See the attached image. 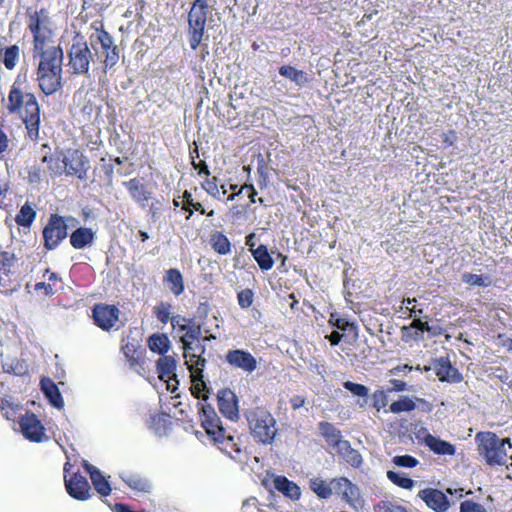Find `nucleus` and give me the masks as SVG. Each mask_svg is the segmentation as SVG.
Returning <instances> with one entry per match:
<instances>
[{
  "mask_svg": "<svg viewBox=\"0 0 512 512\" xmlns=\"http://www.w3.org/2000/svg\"><path fill=\"white\" fill-rule=\"evenodd\" d=\"M199 419L207 436L219 450L236 461L241 462L247 458L248 449L245 442L246 437L237 434L236 431H227L212 406L202 405L199 412Z\"/></svg>",
  "mask_w": 512,
  "mask_h": 512,
  "instance_id": "1",
  "label": "nucleus"
},
{
  "mask_svg": "<svg viewBox=\"0 0 512 512\" xmlns=\"http://www.w3.org/2000/svg\"><path fill=\"white\" fill-rule=\"evenodd\" d=\"M7 111L17 114L26 129V138L32 142L40 139L41 111L36 96L24 93L16 80L10 87L7 99Z\"/></svg>",
  "mask_w": 512,
  "mask_h": 512,
  "instance_id": "2",
  "label": "nucleus"
},
{
  "mask_svg": "<svg viewBox=\"0 0 512 512\" xmlns=\"http://www.w3.org/2000/svg\"><path fill=\"white\" fill-rule=\"evenodd\" d=\"M33 58H38L36 81L45 96L55 94L62 88L63 50L57 46L32 51Z\"/></svg>",
  "mask_w": 512,
  "mask_h": 512,
  "instance_id": "3",
  "label": "nucleus"
},
{
  "mask_svg": "<svg viewBox=\"0 0 512 512\" xmlns=\"http://www.w3.org/2000/svg\"><path fill=\"white\" fill-rule=\"evenodd\" d=\"M94 30L88 37L89 44L96 56L103 66V71L106 73L111 70L120 59V50L114 43L112 35L105 30L101 21H95L91 24Z\"/></svg>",
  "mask_w": 512,
  "mask_h": 512,
  "instance_id": "4",
  "label": "nucleus"
},
{
  "mask_svg": "<svg viewBox=\"0 0 512 512\" xmlns=\"http://www.w3.org/2000/svg\"><path fill=\"white\" fill-rule=\"evenodd\" d=\"M250 434L256 442L270 445L278 433L277 422L272 413L263 406L247 408L244 411Z\"/></svg>",
  "mask_w": 512,
  "mask_h": 512,
  "instance_id": "5",
  "label": "nucleus"
},
{
  "mask_svg": "<svg viewBox=\"0 0 512 512\" xmlns=\"http://www.w3.org/2000/svg\"><path fill=\"white\" fill-rule=\"evenodd\" d=\"M477 450L489 466H503L507 462L505 445L512 446L510 438H499L491 431L478 432L475 436Z\"/></svg>",
  "mask_w": 512,
  "mask_h": 512,
  "instance_id": "6",
  "label": "nucleus"
},
{
  "mask_svg": "<svg viewBox=\"0 0 512 512\" xmlns=\"http://www.w3.org/2000/svg\"><path fill=\"white\" fill-rule=\"evenodd\" d=\"M85 37L77 32L72 38V43L67 51V66L71 74L86 75L93 62L94 52Z\"/></svg>",
  "mask_w": 512,
  "mask_h": 512,
  "instance_id": "7",
  "label": "nucleus"
},
{
  "mask_svg": "<svg viewBox=\"0 0 512 512\" xmlns=\"http://www.w3.org/2000/svg\"><path fill=\"white\" fill-rule=\"evenodd\" d=\"M28 25L27 28L33 36L32 51L50 48L53 45V32L48 27L50 23L49 12L46 8H41L38 11L27 12Z\"/></svg>",
  "mask_w": 512,
  "mask_h": 512,
  "instance_id": "8",
  "label": "nucleus"
},
{
  "mask_svg": "<svg viewBox=\"0 0 512 512\" xmlns=\"http://www.w3.org/2000/svg\"><path fill=\"white\" fill-rule=\"evenodd\" d=\"M332 495L341 497L347 504L354 507L360 496V490L345 477L334 478L327 482L322 480V499H328Z\"/></svg>",
  "mask_w": 512,
  "mask_h": 512,
  "instance_id": "9",
  "label": "nucleus"
},
{
  "mask_svg": "<svg viewBox=\"0 0 512 512\" xmlns=\"http://www.w3.org/2000/svg\"><path fill=\"white\" fill-rule=\"evenodd\" d=\"M211 8L197 7L191 5L187 15V34L189 45L192 50H197L203 41L208 15Z\"/></svg>",
  "mask_w": 512,
  "mask_h": 512,
  "instance_id": "10",
  "label": "nucleus"
},
{
  "mask_svg": "<svg viewBox=\"0 0 512 512\" xmlns=\"http://www.w3.org/2000/svg\"><path fill=\"white\" fill-rule=\"evenodd\" d=\"M44 247L47 250L56 249L68 235L66 218L58 214H51L43 231Z\"/></svg>",
  "mask_w": 512,
  "mask_h": 512,
  "instance_id": "11",
  "label": "nucleus"
},
{
  "mask_svg": "<svg viewBox=\"0 0 512 512\" xmlns=\"http://www.w3.org/2000/svg\"><path fill=\"white\" fill-rule=\"evenodd\" d=\"M63 173L67 176H74L79 180H85L89 169V160L78 149L69 151L63 155Z\"/></svg>",
  "mask_w": 512,
  "mask_h": 512,
  "instance_id": "12",
  "label": "nucleus"
},
{
  "mask_svg": "<svg viewBox=\"0 0 512 512\" xmlns=\"http://www.w3.org/2000/svg\"><path fill=\"white\" fill-rule=\"evenodd\" d=\"M119 316L120 310L112 304L98 303L92 308L94 324L103 331L113 329L119 321Z\"/></svg>",
  "mask_w": 512,
  "mask_h": 512,
  "instance_id": "13",
  "label": "nucleus"
},
{
  "mask_svg": "<svg viewBox=\"0 0 512 512\" xmlns=\"http://www.w3.org/2000/svg\"><path fill=\"white\" fill-rule=\"evenodd\" d=\"M121 350L128 362L129 368L139 375L145 373V349L135 339L123 340Z\"/></svg>",
  "mask_w": 512,
  "mask_h": 512,
  "instance_id": "14",
  "label": "nucleus"
},
{
  "mask_svg": "<svg viewBox=\"0 0 512 512\" xmlns=\"http://www.w3.org/2000/svg\"><path fill=\"white\" fill-rule=\"evenodd\" d=\"M21 432L31 442H43L48 439L45 434V427L32 412H26L19 420Z\"/></svg>",
  "mask_w": 512,
  "mask_h": 512,
  "instance_id": "15",
  "label": "nucleus"
},
{
  "mask_svg": "<svg viewBox=\"0 0 512 512\" xmlns=\"http://www.w3.org/2000/svg\"><path fill=\"white\" fill-rule=\"evenodd\" d=\"M65 487L67 493L74 499L84 501L87 500L91 494V487L86 477L79 472L73 473L69 477H64Z\"/></svg>",
  "mask_w": 512,
  "mask_h": 512,
  "instance_id": "16",
  "label": "nucleus"
},
{
  "mask_svg": "<svg viewBox=\"0 0 512 512\" xmlns=\"http://www.w3.org/2000/svg\"><path fill=\"white\" fill-rule=\"evenodd\" d=\"M417 496L434 512H447L450 508L446 494L439 489L428 487L420 490Z\"/></svg>",
  "mask_w": 512,
  "mask_h": 512,
  "instance_id": "17",
  "label": "nucleus"
},
{
  "mask_svg": "<svg viewBox=\"0 0 512 512\" xmlns=\"http://www.w3.org/2000/svg\"><path fill=\"white\" fill-rule=\"evenodd\" d=\"M217 402L218 408L224 417L232 421L238 420V398L231 389L224 388L219 390L217 394Z\"/></svg>",
  "mask_w": 512,
  "mask_h": 512,
  "instance_id": "18",
  "label": "nucleus"
},
{
  "mask_svg": "<svg viewBox=\"0 0 512 512\" xmlns=\"http://www.w3.org/2000/svg\"><path fill=\"white\" fill-rule=\"evenodd\" d=\"M225 360L234 368L248 373L253 372L257 367L255 357L250 352L242 349L229 350L225 355Z\"/></svg>",
  "mask_w": 512,
  "mask_h": 512,
  "instance_id": "19",
  "label": "nucleus"
},
{
  "mask_svg": "<svg viewBox=\"0 0 512 512\" xmlns=\"http://www.w3.org/2000/svg\"><path fill=\"white\" fill-rule=\"evenodd\" d=\"M433 370L441 382H461L463 377L457 368L453 367L447 357H440L433 361Z\"/></svg>",
  "mask_w": 512,
  "mask_h": 512,
  "instance_id": "20",
  "label": "nucleus"
},
{
  "mask_svg": "<svg viewBox=\"0 0 512 512\" xmlns=\"http://www.w3.org/2000/svg\"><path fill=\"white\" fill-rule=\"evenodd\" d=\"M124 186L128 190L131 198L141 206H144V202H147L152 197V192L148 190L141 178H132L124 182Z\"/></svg>",
  "mask_w": 512,
  "mask_h": 512,
  "instance_id": "21",
  "label": "nucleus"
},
{
  "mask_svg": "<svg viewBox=\"0 0 512 512\" xmlns=\"http://www.w3.org/2000/svg\"><path fill=\"white\" fill-rule=\"evenodd\" d=\"M83 466L85 471L89 474L91 482L97 493L102 497L109 496L112 491L110 483L105 479L100 470L87 461H84Z\"/></svg>",
  "mask_w": 512,
  "mask_h": 512,
  "instance_id": "22",
  "label": "nucleus"
},
{
  "mask_svg": "<svg viewBox=\"0 0 512 512\" xmlns=\"http://www.w3.org/2000/svg\"><path fill=\"white\" fill-rule=\"evenodd\" d=\"M163 283L176 297L180 296L185 290L183 275L177 268L166 270L163 276Z\"/></svg>",
  "mask_w": 512,
  "mask_h": 512,
  "instance_id": "23",
  "label": "nucleus"
},
{
  "mask_svg": "<svg viewBox=\"0 0 512 512\" xmlns=\"http://www.w3.org/2000/svg\"><path fill=\"white\" fill-rule=\"evenodd\" d=\"M157 373L160 380L167 383L168 389H170L169 382L176 380V361L172 356L160 357L156 362Z\"/></svg>",
  "mask_w": 512,
  "mask_h": 512,
  "instance_id": "24",
  "label": "nucleus"
},
{
  "mask_svg": "<svg viewBox=\"0 0 512 512\" xmlns=\"http://www.w3.org/2000/svg\"><path fill=\"white\" fill-rule=\"evenodd\" d=\"M322 437H324L327 443L332 446L335 452L339 449L348 448V441L343 440L341 432L330 423L322 422Z\"/></svg>",
  "mask_w": 512,
  "mask_h": 512,
  "instance_id": "25",
  "label": "nucleus"
},
{
  "mask_svg": "<svg viewBox=\"0 0 512 512\" xmlns=\"http://www.w3.org/2000/svg\"><path fill=\"white\" fill-rule=\"evenodd\" d=\"M424 442L425 445L437 455L452 456L456 453V448L453 444L431 434L425 436Z\"/></svg>",
  "mask_w": 512,
  "mask_h": 512,
  "instance_id": "26",
  "label": "nucleus"
},
{
  "mask_svg": "<svg viewBox=\"0 0 512 512\" xmlns=\"http://www.w3.org/2000/svg\"><path fill=\"white\" fill-rule=\"evenodd\" d=\"M95 233L91 228L79 227L70 235V244L75 249H83L93 243Z\"/></svg>",
  "mask_w": 512,
  "mask_h": 512,
  "instance_id": "27",
  "label": "nucleus"
},
{
  "mask_svg": "<svg viewBox=\"0 0 512 512\" xmlns=\"http://www.w3.org/2000/svg\"><path fill=\"white\" fill-rule=\"evenodd\" d=\"M40 384L49 402L58 409L63 408L64 400L57 385L50 378H42Z\"/></svg>",
  "mask_w": 512,
  "mask_h": 512,
  "instance_id": "28",
  "label": "nucleus"
},
{
  "mask_svg": "<svg viewBox=\"0 0 512 512\" xmlns=\"http://www.w3.org/2000/svg\"><path fill=\"white\" fill-rule=\"evenodd\" d=\"M20 53L21 50L17 44L0 48V62L7 70L12 71L20 61Z\"/></svg>",
  "mask_w": 512,
  "mask_h": 512,
  "instance_id": "29",
  "label": "nucleus"
},
{
  "mask_svg": "<svg viewBox=\"0 0 512 512\" xmlns=\"http://www.w3.org/2000/svg\"><path fill=\"white\" fill-rule=\"evenodd\" d=\"M273 482L275 489L281 492L286 497H289L292 500H298L300 498V488L297 486L296 483L290 481L287 477L276 476Z\"/></svg>",
  "mask_w": 512,
  "mask_h": 512,
  "instance_id": "30",
  "label": "nucleus"
},
{
  "mask_svg": "<svg viewBox=\"0 0 512 512\" xmlns=\"http://www.w3.org/2000/svg\"><path fill=\"white\" fill-rule=\"evenodd\" d=\"M209 244L212 250L219 255H227L232 251V244L222 231H214L210 234Z\"/></svg>",
  "mask_w": 512,
  "mask_h": 512,
  "instance_id": "31",
  "label": "nucleus"
},
{
  "mask_svg": "<svg viewBox=\"0 0 512 512\" xmlns=\"http://www.w3.org/2000/svg\"><path fill=\"white\" fill-rule=\"evenodd\" d=\"M147 345L152 352L164 355L170 349V340L164 333H155L149 336Z\"/></svg>",
  "mask_w": 512,
  "mask_h": 512,
  "instance_id": "32",
  "label": "nucleus"
},
{
  "mask_svg": "<svg viewBox=\"0 0 512 512\" xmlns=\"http://www.w3.org/2000/svg\"><path fill=\"white\" fill-rule=\"evenodd\" d=\"M251 253L261 270L267 271L273 267L274 260L266 245H259L257 248L252 249Z\"/></svg>",
  "mask_w": 512,
  "mask_h": 512,
  "instance_id": "33",
  "label": "nucleus"
},
{
  "mask_svg": "<svg viewBox=\"0 0 512 512\" xmlns=\"http://www.w3.org/2000/svg\"><path fill=\"white\" fill-rule=\"evenodd\" d=\"M43 163H47V169L52 175L63 174V153L58 152L54 154L45 155L42 158Z\"/></svg>",
  "mask_w": 512,
  "mask_h": 512,
  "instance_id": "34",
  "label": "nucleus"
},
{
  "mask_svg": "<svg viewBox=\"0 0 512 512\" xmlns=\"http://www.w3.org/2000/svg\"><path fill=\"white\" fill-rule=\"evenodd\" d=\"M191 376V392L192 395L196 398H203L206 400L208 397L205 394L206 392V383L203 380V373H199V371H192L190 373Z\"/></svg>",
  "mask_w": 512,
  "mask_h": 512,
  "instance_id": "35",
  "label": "nucleus"
},
{
  "mask_svg": "<svg viewBox=\"0 0 512 512\" xmlns=\"http://www.w3.org/2000/svg\"><path fill=\"white\" fill-rule=\"evenodd\" d=\"M386 476L394 485L406 490H411L415 485V481L403 472L389 470Z\"/></svg>",
  "mask_w": 512,
  "mask_h": 512,
  "instance_id": "36",
  "label": "nucleus"
},
{
  "mask_svg": "<svg viewBox=\"0 0 512 512\" xmlns=\"http://www.w3.org/2000/svg\"><path fill=\"white\" fill-rule=\"evenodd\" d=\"M416 403L409 396H400L399 399L390 404L389 410L394 414L411 412L415 410Z\"/></svg>",
  "mask_w": 512,
  "mask_h": 512,
  "instance_id": "37",
  "label": "nucleus"
},
{
  "mask_svg": "<svg viewBox=\"0 0 512 512\" xmlns=\"http://www.w3.org/2000/svg\"><path fill=\"white\" fill-rule=\"evenodd\" d=\"M181 331L185 332V334L181 337V342L183 345L184 341L186 343L193 342L197 340L201 335V327L200 325L196 324L193 319H191V322L183 324V326H181Z\"/></svg>",
  "mask_w": 512,
  "mask_h": 512,
  "instance_id": "38",
  "label": "nucleus"
},
{
  "mask_svg": "<svg viewBox=\"0 0 512 512\" xmlns=\"http://www.w3.org/2000/svg\"><path fill=\"white\" fill-rule=\"evenodd\" d=\"M172 304L165 301H160L153 308V314L156 319L162 323L167 324L172 316H171Z\"/></svg>",
  "mask_w": 512,
  "mask_h": 512,
  "instance_id": "39",
  "label": "nucleus"
},
{
  "mask_svg": "<svg viewBox=\"0 0 512 512\" xmlns=\"http://www.w3.org/2000/svg\"><path fill=\"white\" fill-rule=\"evenodd\" d=\"M184 358L185 364L188 366L190 373H192V371H199V373H203V369L206 364V359L203 357V355L192 354V352L187 353L184 350Z\"/></svg>",
  "mask_w": 512,
  "mask_h": 512,
  "instance_id": "40",
  "label": "nucleus"
},
{
  "mask_svg": "<svg viewBox=\"0 0 512 512\" xmlns=\"http://www.w3.org/2000/svg\"><path fill=\"white\" fill-rule=\"evenodd\" d=\"M36 212L31 206L25 204L21 207L19 213L16 216V223L22 227H29L34 221Z\"/></svg>",
  "mask_w": 512,
  "mask_h": 512,
  "instance_id": "41",
  "label": "nucleus"
},
{
  "mask_svg": "<svg viewBox=\"0 0 512 512\" xmlns=\"http://www.w3.org/2000/svg\"><path fill=\"white\" fill-rule=\"evenodd\" d=\"M336 453H338L347 463L353 467H359L362 463L361 455L357 450L351 448L349 443L347 449H339Z\"/></svg>",
  "mask_w": 512,
  "mask_h": 512,
  "instance_id": "42",
  "label": "nucleus"
},
{
  "mask_svg": "<svg viewBox=\"0 0 512 512\" xmlns=\"http://www.w3.org/2000/svg\"><path fill=\"white\" fill-rule=\"evenodd\" d=\"M201 188L212 198L221 200L218 178L216 176H213L211 178L206 177V179L203 182H201Z\"/></svg>",
  "mask_w": 512,
  "mask_h": 512,
  "instance_id": "43",
  "label": "nucleus"
},
{
  "mask_svg": "<svg viewBox=\"0 0 512 512\" xmlns=\"http://www.w3.org/2000/svg\"><path fill=\"white\" fill-rule=\"evenodd\" d=\"M123 481L131 488L139 492H145L148 490V483L145 479L135 476V475H127L126 477H122Z\"/></svg>",
  "mask_w": 512,
  "mask_h": 512,
  "instance_id": "44",
  "label": "nucleus"
},
{
  "mask_svg": "<svg viewBox=\"0 0 512 512\" xmlns=\"http://www.w3.org/2000/svg\"><path fill=\"white\" fill-rule=\"evenodd\" d=\"M374 512H407L406 509L389 500H381L374 505Z\"/></svg>",
  "mask_w": 512,
  "mask_h": 512,
  "instance_id": "45",
  "label": "nucleus"
},
{
  "mask_svg": "<svg viewBox=\"0 0 512 512\" xmlns=\"http://www.w3.org/2000/svg\"><path fill=\"white\" fill-rule=\"evenodd\" d=\"M279 74L285 78H288L296 83H299L303 79V72L297 70L295 67L290 65H283L279 68Z\"/></svg>",
  "mask_w": 512,
  "mask_h": 512,
  "instance_id": "46",
  "label": "nucleus"
},
{
  "mask_svg": "<svg viewBox=\"0 0 512 512\" xmlns=\"http://www.w3.org/2000/svg\"><path fill=\"white\" fill-rule=\"evenodd\" d=\"M392 462L399 467L414 468L419 464V460L411 455H397L392 458Z\"/></svg>",
  "mask_w": 512,
  "mask_h": 512,
  "instance_id": "47",
  "label": "nucleus"
},
{
  "mask_svg": "<svg viewBox=\"0 0 512 512\" xmlns=\"http://www.w3.org/2000/svg\"><path fill=\"white\" fill-rule=\"evenodd\" d=\"M343 386L353 395L358 397H367L369 394V389L363 384L354 383L352 381H346L343 383Z\"/></svg>",
  "mask_w": 512,
  "mask_h": 512,
  "instance_id": "48",
  "label": "nucleus"
},
{
  "mask_svg": "<svg viewBox=\"0 0 512 512\" xmlns=\"http://www.w3.org/2000/svg\"><path fill=\"white\" fill-rule=\"evenodd\" d=\"M462 281L470 286L486 287L488 283L485 282V277L473 273H464Z\"/></svg>",
  "mask_w": 512,
  "mask_h": 512,
  "instance_id": "49",
  "label": "nucleus"
},
{
  "mask_svg": "<svg viewBox=\"0 0 512 512\" xmlns=\"http://www.w3.org/2000/svg\"><path fill=\"white\" fill-rule=\"evenodd\" d=\"M254 294L251 289H243L237 294L238 304L242 309L249 308L253 303Z\"/></svg>",
  "mask_w": 512,
  "mask_h": 512,
  "instance_id": "50",
  "label": "nucleus"
},
{
  "mask_svg": "<svg viewBox=\"0 0 512 512\" xmlns=\"http://www.w3.org/2000/svg\"><path fill=\"white\" fill-rule=\"evenodd\" d=\"M239 193L246 194L248 196L251 204H255L257 202L261 205L264 204L263 198H258V199L256 198L257 191H256L254 185H252V184L245 183L244 185H242L239 189Z\"/></svg>",
  "mask_w": 512,
  "mask_h": 512,
  "instance_id": "51",
  "label": "nucleus"
},
{
  "mask_svg": "<svg viewBox=\"0 0 512 512\" xmlns=\"http://www.w3.org/2000/svg\"><path fill=\"white\" fill-rule=\"evenodd\" d=\"M373 406L377 409H383L388 405V396L387 393L378 389L372 394Z\"/></svg>",
  "mask_w": 512,
  "mask_h": 512,
  "instance_id": "52",
  "label": "nucleus"
},
{
  "mask_svg": "<svg viewBox=\"0 0 512 512\" xmlns=\"http://www.w3.org/2000/svg\"><path fill=\"white\" fill-rule=\"evenodd\" d=\"M14 261V254L7 251H0V264L5 275L10 273V268L13 266Z\"/></svg>",
  "mask_w": 512,
  "mask_h": 512,
  "instance_id": "53",
  "label": "nucleus"
},
{
  "mask_svg": "<svg viewBox=\"0 0 512 512\" xmlns=\"http://www.w3.org/2000/svg\"><path fill=\"white\" fill-rule=\"evenodd\" d=\"M460 512H487L485 507L473 500H465L460 503Z\"/></svg>",
  "mask_w": 512,
  "mask_h": 512,
  "instance_id": "54",
  "label": "nucleus"
},
{
  "mask_svg": "<svg viewBox=\"0 0 512 512\" xmlns=\"http://www.w3.org/2000/svg\"><path fill=\"white\" fill-rule=\"evenodd\" d=\"M4 369L6 372L13 373L15 375H24L27 373V366L20 360H16L11 363L7 368L4 366Z\"/></svg>",
  "mask_w": 512,
  "mask_h": 512,
  "instance_id": "55",
  "label": "nucleus"
},
{
  "mask_svg": "<svg viewBox=\"0 0 512 512\" xmlns=\"http://www.w3.org/2000/svg\"><path fill=\"white\" fill-rule=\"evenodd\" d=\"M329 323L342 331H346L348 327H352L354 324L353 322H348L345 318H341L338 314H331Z\"/></svg>",
  "mask_w": 512,
  "mask_h": 512,
  "instance_id": "56",
  "label": "nucleus"
},
{
  "mask_svg": "<svg viewBox=\"0 0 512 512\" xmlns=\"http://www.w3.org/2000/svg\"><path fill=\"white\" fill-rule=\"evenodd\" d=\"M183 348L184 350L187 352V353H191L192 354H200V355H204L205 351H206V347L204 344L198 342L196 344H194L193 342H190V343H186L184 341V345H183Z\"/></svg>",
  "mask_w": 512,
  "mask_h": 512,
  "instance_id": "57",
  "label": "nucleus"
},
{
  "mask_svg": "<svg viewBox=\"0 0 512 512\" xmlns=\"http://www.w3.org/2000/svg\"><path fill=\"white\" fill-rule=\"evenodd\" d=\"M16 408H17V406L13 405L9 401H6V400L2 401L1 410L7 419H12L15 417Z\"/></svg>",
  "mask_w": 512,
  "mask_h": 512,
  "instance_id": "58",
  "label": "nucleus"
},
{
  "mask_svg": "<svg viewBox=\"0 0 512 512\" xmlns=\"http://www.w3.org/2000/svg\"><path fill=\"white\" fill-rule=\"evenodd\" d=\"M441 137L444 147L446 148L451 147L457 141V133L455 130L444 132Z\"/></svg>",
  "mask_w": 512,
  "mask_h": 512,
  "instance_id": "59",
  "label": "nucleus"
},
{
  "mask_svg": "<svg viewBox=\"0 0 512 512\" xmlns=\"http://www.w3.org/2000/svg\"><path fill=\"white\" fill-rule=\"evenodd\" d=\"M192 166L195 170L198 171V174L200 176L204 175L205 177H209L210 176V170H209V167L208 165L206 164L205 161L203 160H200L199 162H195L194 160L192 161Z\"/></svg>",
  "mask_w": 512,
  "mask_h": 512,
  "instance_id": "60",
  "label": "nucleus"
},
{
  "mask_svg": "<svg viewBox=\"0 0 512 512\" xmlns=\"http://www.w3.org/2000/svg\"><path fill=\"white\" fill-rule=\"evenodd\" d=\"M389 383L391 384V388L388 389L389 392H403L407 390V384L402 380L390 379Z\"/></svg>",
  "mask_w": 512,
  "mask_h": 512,
  "instance_id": "61",
  "label": "nucleus"
},
{
  "mask_svg": "<svg viewBox=\"0 0 512 512\" xmlns=\"http://www.w3.org/2000/svg\"><path fill=\"white\" fill-rule=\"evenodd\" d=\"M34 289H35V291L43 290L44 294L46 296L53 295L55 293V291H56V289H54L52 287V283H45V282H38V283H36L35 286H34Z\"/></svg>",
  "mask_w": 512,
  "mask_h": 512,
  "instance_id": "62",
  "label": "nucleus"
},
{
  "mask_svg": "<svg viewBox=\"0 0 512 512\" xmlns=\"http://www.w3.org/2000/svg\"><path fill=\"white\" fill-rule=\"evenodd\" d=\"M187 322H191V319L182 317L180 315L172 316L170 323L173 328H178L181 331V326L186 324Z\"/></svg>",
  "mask_w": 512,
  "mask_h": 512,
  "instance_id": "63",
  "label": "nucleus"
},
{
  "mask_svg": "<svg viewBox=\"0 0 512 512\" xmlns=\"http://www.w3.org/2000/svg\"><path fill=\"white\" fill-rule=\"evenodd\" d=\"M291 407L296 410L304 406L305 398L302 395H294L290 399Z\"/></svg>",
  "mask_w": 512,
  "mask_h": 512,
  "instance_id": "64",
  "label": "nucleus"
}]
</instances>
